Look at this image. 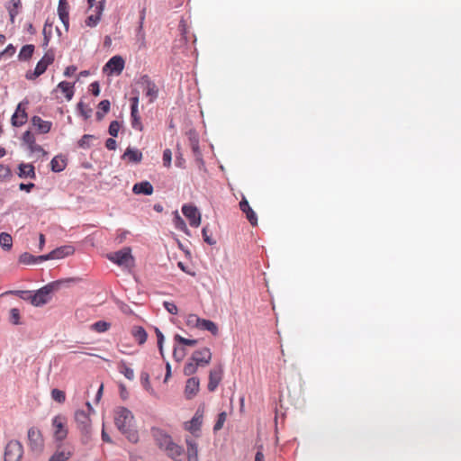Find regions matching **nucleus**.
I'll return each mask as SVG.
<instances>
[{
    "label": "nucleus",
    "instance_id": "obj_1",
    "mask_svg": "<svg viewBox=\"0 0 461 461\" xmlns=\"http://www.w3.org/2000/svg\"><path fill=\"white\" fill-rule=\"evenodd\" d=\"M133 414L127 408L120 407L115 411L114 423L117 429L126 436L129 441L136 443L139 440V435L133 429Z\"/></svg>",
    "mask_w": 461,
    "mask_h": 461
},
{
    "label": "nucleus",
    "instance_id": "obj_2",
    "mask_svg": "<svg viewBox=\"0 0 461 461\" xmlns=\"http://www.w3.org/2000/svg\"><path fill=\"white\" fill-rule=\"evenodd\" d=\"M61 281H54L37 290L33 294L23 297L29 300L35 307H41L48 303L51 300V294L58 291L60 287Z\"/></svg>",
    "mask_w": 461,
    "mask_h": 461
},
{
    "label": "nucleus",
    "instance_id": "obj_3",
    "mask_svg": "<svg viewBox=\"0 0 461 461\" xmlns=\"http://www.w3.org/2000/svg\"><path fill=\"white\" fill-rule=\"evenodd\" d=\"M107 258L114 264L126 268H130L134 265V258L131 255V250L128 247L108 254Z\"/></svg>",
    "mask_w": 461,
    "mask_h": 461
},
{
    "label": "nucleus",
    "instance_id": "obj_4",
    "mask_svg": "<svg viewBox=\"0 0 461 461\" xmlns=\"http://www.w3.org/2000/svg\"><path fill=\"white\" fill-rule=\"evenodd\" d=\"M55 55L52 50H48L41 60L38 61L33 71H27L25 77L28 80H34L45 73L48 67L54 62Z\"/></svg>",
    "mask_w": 461,
    "mask_h": 461
},
{
    "label": "nucleus",
    "instance_id": "obj_5",
    "mask_svg": "<svg viewBox=\"0 0 461 461\" xmlns=\"http://www.w3.org/2000/svg\"><path fill=\"white\" fill-rule=\"evenodd\" d=\"M23 454L22 444L18 440H11L5 450V461H20Z\"/></svg>",
    "mask_w": 461,
    "mask_h": 461
},
{
    "label": "nucleus",
    "instance_id": "obj_6",
    "mask_svg": "<svg viewBox=\"0 0 461 461\" xmlns=\"http://www.w3.org/2000/svg\"><path fill=\"white\" fill-rule=\"evenodd\" d=\"M53 435L56 440L62 441L67 438V420L62 415H57L52 419Z\"/></svg>",
    "mask_w": 461,
    "mask_h": 461
},
{
    "label": "nucleus",
    "instance_id": "obj_7",
    "mask_svg": "<svg viewBox=\"0 0 461 461\" xmlns=\"http://www.w3.org/2000/svg\"><path fill=\"white\" fill-rule=\"evenodd\" d=\"M125 67V61L122 57L116 55L112 57L104 66L103 72L107 75H120Z\"/></svg>",
    "mask_w": 461,
    "mask_h": 461
},
{
    "label": "nucleus",
    "instance_id": "obj_8",
    "mask_svg": "<svg viewBox=\"0 0 461 461\" xmlns=\"http://www.w3.org/2000/svg\"><path fill=\"white\" fill-rule=\"evenodd\" d=\"M139 83L143 87L145 95L149 98V103H153L158 95V88L157 85L147 75L142 76Z\"/></svg>",
    "mask_w": 461,
    "mask_h": 461
},
{
    "label": "nucleus",
    "instance_id": "obj_9",
    "mask_svg": "<svg viewBox=\"0 0 461 461\" xmlns=\"http://www.w3.org/2000/svg\"><path fill=\"white\" fill-rule=\"evenodd\" d=\"M75 249L72 246H62L50 251L47 255L39 256L40 261H46L50 259H60L72 255Z\"/></svg>",
    "mask_w": 461,
    "mask_h": 461
},
{
    "label": "nucleus",
    "instance_id": "obj_10",
    "mask_svg": "<svg viewBox=\"0 0 461 461\" xmlns=\"http://www.w3.org/2000/svg\"><path fill=\"white\" fill-rule=\"evenodd\" d=\"M29 446L32 451L40 452L43 448V438L40 429L32 427L28 430Z\"/></svg>",
    "mask_w": 461,
    "mask_h": 461
},
{
    "label": "nucleus",
    "instance_id": "obj_11",
    "mask_svg": "<svg viewBox=\"0 0 461 461\" xmlns=\"http://www.w3.org/2000/svg\"><path fill=\"white\" fill-rule=\"evenodd\" d=\"M182 212L188 219L192 227L197 228L201 224V213L194 205L184 204Z\"/></svg>",
    "mask_w": 461,
    "mask_h": 461
},
{
    "label": "nucleus",
    "instance_id": "obj_12",
    "mask_svg": "<svg viewBox=\"0 0 461 461\" xmlns=\"http://www.w3.org/2000/svg\"><path fill=\"white\" fill-rule=\"evenodd\" d=\"M74 454V447L69 444H60L49 461H68Z\"/></svg>",
    "mask_w": 461,
    "mask_h": 461
},
{
    "label": "nucleus",
    "instance_id": "obj_13",
    "mask_svg": "<svg viewBox=\"0 0 461 461\" xmlns=\"http://www.w3.org/2000/svg\"><path fill=\"white\" fill-rule=\"evenodd\" d=\"M28 102L20 103L16 108L15 113L12 116V124L15 127L23 125L27 122V108Z\"/></svg>",
    "mask_w": 461,
    "mask_h": 461
},
{
    "label": "nucleus",
    "instance_id": "obj_14",
    "mask_svg": "<svg viewBox=\"0 0 461 461\" xmlns=\"http://www.w3.org/2000/svg\"><path fill=\"white\" fill-rule=\"evenodd\" d=\"M191 358L197 363L200 366H206L212 359V352L208 348H203L195 350Z\"/></svg>",
    "mask_w": 461,
    "mask_h": 461
},
{
    "label": "nucleus",
    "instance_id": "obj_15",
    "mask_svg": "<svg viewBox=\"0 0 461 461\" xmlns=\"http://www.w3.org/2000/svg\"><path fill=\"white\" fill-rule=\"evenodd\" d=\"M75 420L81 432L84 434H88L91 425L88 413H86L85 411H77L75 413Z\"/></svg>",
    "mask_w": 461,
    "mask_h": 461
},
{
    "label": "nucleus",
    "instance_id": "obj_16",
    "mask_svg": "<svg viewBox=\"0 0 461 461\" xmlns=\"http://www.w3.org/2000/svg\"><path fill=\"white\" fill-rule=\"evenodd\" d=\"M240 209L245 213L247 220L252 226L258 225V216L254 210L250 207L248 200L245 196H242L241 201L240 202Z\"/></svg>",
    "mask_w": 461,
    "mask_h": 461
},
{
    "label": "nucleus",
    "instance_id": "obj_17",
    "mask_svg": "<svg viewBox=\"0 0 461 461\" xmlns=\"http://www.w3.org/2000/svg\"><path fill=\"white\" fill-rule=\"evenodd\" d=\"M223 369L221 366L215 367L210 371L208 390L210 392L215 391L220 382L222 379Z\"/></svg>",
    "mask_w": 461,
    "mask_h": 461
},
{
    "label": "nucleus",
    "instance_id": "obj_18",
    "mask_svg": "<svg viewBox=\"0 0 461 461\" xmlns=\"http://www.w3.org/2000/svg\"><path fill=\"white\" fill-rule=\"evenodd\" d=\"M199 380L196 377H191L186 381L185 393L188 399L193 398L199 391Z\"/></svg>",
    "mask_w": 461,
    "mask_h": 461
},
{
    "label": "nucleus",
    "instance_id": "obj_19",
    "mask_svg": "<svg viewBox=\"0 0 461 461\" xmlns=\"http://www.w3.org/2000/svg\"><path fill=\"white\" fill-rule=\"evenodd\" d=\"M153 436L160 448L165 449L172 442L171 438L160 429H153Z\"/></svg>",
    "mask_w": 461,
    "mask_h": 461
},
{
    "label": "nucleus",
    "instance_id": "obj_20",
    "mask_svg": "<svg viewBox=\"0 0 461 461\" xmlns=\"http://www.w3.org/2000/svg\"><path fill=\"white\" fill-rule=\"evenodd\" d=\"M18 169V176L21 178L34 179L36 177L34 167L32 164L21 163Z\"/></svg>",
    "mask_w": 461,
    "mask_h": 461
},
{
    "label": "nucleus",
    "instance_id": "obj_21",
    "mask_svg": "<svg viewBox=\"0 0 461 461\" xmlns=\"http://www.w3.org/2000/svg\"><path fill=\"white\" fill-rule=\"evenodd\" d=\"M203 415L196 412L190 421L185 423V429L192 433L200 429Z\"/></svg>",
    "mask_w": 461,
    "mask_h": 461
},
{
    "label": "nucleus",
    "instance_id": "obj_22",
    "mask_svg": "<svg viewBox=\"0 0 461 461\" xmlns=\"http://www.w3.org/2000/svg\"><path fill=\"white\" fill-rule=\"evenodd\" d=\"M167 456L176 461H180V457L183 456V448L175 444L173 441L165 448Z\"/></svg>",
    "mask_w": 461,
    "mask_h": 461
},
{
    "label": "nucleus",
    "instance_id": "obj_23",
    "mask_svg": "<svg viewBox=\"0 0 461 461\" xmlns=\"http://www.w3.org/2000/svg\"><path fill=\"white\" fill-rule=\"evenodd\" d=\"M132 191L134 194H143L146 195H150L153 193V186L148 181H143L140 183H137L133 185Z\"/></svg>",
    "mask_w": 461,
    "mask_h": 461
},
{
    "label": "nucleus",
    "instance_id": "obj_24",
    "mask_svg": "<svg viewBox=\"0 0 461 461\" xmlns=\"http://www.w3.org/2000/svg\"><path fill=\"white\" fill-rule=\"evenodd\" d=\"M32 122L41 133H47L51 129V122L49 121H44L39 116H33Z\"/></svg>",
    "mask_w": 461,
    "mask_h": 461
},
{
    "label": "nucleus",
    "instance_id": "obj_25",
    "mask_svg": "<svg viewBox=\"0 0 461 461\" xmlns=\"http://www.w3.org/2000/svg\"><path fill=\"white\" fill-rule=\"evenodd\" d=\"M123 159H128L130 162L140 163L142 159V153L136 149L128 148L122 155Z\"/></svg>",
    "mask_w": 461,
    "mask_h": 461
},
{
    "label": "nucleus",
    "instance_id": "obj_26",
    "mask_svg": "<svg viewBox=\"0 0 461 461\" xmlns=\"http://www.w3.org/2000/svg\"><path fill=\"white\" fill-rule=\"evenodd\" d=\"M197 329H199L201 330H208L214 336L218 335V333H219V329L215 322H213L210 320H205V319H202V318L198 324Z\"/></svg>",
    "mask_w": 461,
    "mask_h": 461
},
{
    "label": "nucleus",
    "instance_id": "obj_27",
    "mask_svg": "<svg viewBox=\"0 0 461 461\" xmlns=\"http://www.w3.org/2000/svg\"><path fill=\"white\" fill-rule=\"evenodd\" d=\"M57 89L60 90L65 95V97L68 101L72 100L75 93L74 84H71L67 81H62L59 83V85L57 86Z\"/></svg>",
    "mask_w": 461,
    "mask_h": 461
},
{
    "label": "nucleus",
    "instance_id": "obj_28",
    "mask_svg": "<svg viewBox=\"0 0 461 461\" xmlns=\"http://www.w3.org/2000/svg\"><path fill=\"white\" fill-rule=\"evenodd\" d=\"M104 10V4L102 2L99 3V5L96 6V14L89 15L86 20V24L89 27L95 26L100 21L101 14Z\"/></svg>",
    "mask_w": 461,
    "mask_h": 461
},
{
    "label": "nucleus",
    "instance_id": "obj_29",
    "mask_svg": "<svg viewBox=\"0 0 461 461\" xmlns=\"http://www.w3.org/2000/svg\"><path fill=\"white\" fill-rule=\"evenodd\" d=\"M189 146L192 149L194 155H198L199 151V138L195 131H189L187 132Z\"/></svg>",
    "mask_w": 461,
    "mask_h": 461
},
{
    "label": "nucleus",
    "instance_id": "obj_30",
    "mask_svg": "<svg viewBox=\"0 0 461 461\" xmlns=\"http://www.w3.org/2000/svg\"><path fill=\"white\" fill-rule=\"evenodd\" d=\"M173 223L176 230L185 232L187 235H190V231L186 227L185 221L179 215L178 212H174Z\"/></svg>",
    "mask_w": 461,
    "mask_h": 461
},
{
    "label": "nucleus",
    "instance_id": "obj_31",
    "mask_svg": "<svg viewBox=\"0 0 461 461\" xmlns=\"http://www.w3.org/2000/svg\"><path fill=\"white\" fill-rule=\"evenodd\" d=\"M131 334L140 345L144 344L148 338L146 330L140 326L133 327Z\"/></svg>",
    "mask_w": 461,
    "mask_h": 461
},
{
    "label": "nucleus",
    "instance_id": "obj_32",
    "mask_svg": "<svg viewBox=\"0 0 461 461\" xmlns=\"http://www.w3.org/2000/svg\"><path fill=\"white\" fill-rule=\"evenodd\" d=\"M58 14L66 31H68L69 26L68 5L58 6Z\"/></svg>",
    "mask_w": 461,
    "mask_h": 461
},
{
    "label": "nucleus",
    "instance_id": "obj_33",
    "mask_svg": "<svg viewBox=\"0 0 461 461\" xmlns=\"http://www.w3.org/2000/svg\"><path fill=\"white\" fill-rule=\"evenodd\" d=\"M188 458H198V446L194 438H186Z\"/></svg>",
    "mask_w": 461,
    "mask_h": 461
},
{
    "label": "nucleus",
    "instance_id": "obj_34",
    "mask_svg": "<svg viewBox=\"0 0 461 461\" xmlns=\"http://www.w3.org/2000/svg\"><path fill=\"white\" fill-rule=\"evenodd\" d=\"M131 127L133 129H135L139 131H143V125H142L138 109H136V112L133 110H131Z\"/></svg>",
    "mask_w": 461,
    "mask_h": 461
},
{
    "label": "nucleus",
    "instance_id": "obj_35",
    "mask_svg": "<svg viewBox=\"0 0 461 461\" xmlns=\"http://www.w3.org/2000/svg\"><path fill=\"white\" fill-rule=\"evenodd\" d=\"M66 160L59 156L54 157L50 161L51 170L54 172H61L66 167Z\"/></svg>",
    "mask_w": 461,
    "mask_h": 461
},
{
    "label": "nucleus",
    "instance_id": "obj_36",
    "mask_svg": "<svg viewBox=\"0 0 461 461\" xmlns=\"http://www.w3.org/2000/svg\"><path fill=\"white\" fill-rule=\"evenodd\" d=\"M34 52V46L32 44L24 45L18 55L20 60H29Z\"/></svg>",
    "mask_w": 461,
    "mask_h": 461
},
{
    "label": "nucleus",
    "instance_id": "obj_37",
    "mask_svg": "<svg viewBox=\"0 0 461 461\" xmlns=\"http://www.w3.org/2000/svg\"><path fill=\"white\" fill-rule=\"evenodd\" d=\"M119 372L122 373L127 379H134V371L127 366L126 362L122 360L118 363Z\"/></svg>",
    "mask_w": 461,
    "mask_h": 461
},
{
    "label": "nucleus",
    "instance_id": "obj_38",
    "mask_svg": "<svg viewBox=\"0 0 461 461\" xmlns=\"http://www.w3.org/2000/svg\"><path fill=\"white\" fill-rule=\"evenodd\" d=\"M10 6L8 7L11 22L13 23L15 16L19 14V9L22 7L21 0H11Z\"/></svg>",
    "mask_w": 461,
    "mask_h": 461
},
{
    "label": "nucleus",
    "instance_id": "obj_39",
    "mask_svg": "<svg viewBox=\"0 0 461 461\" xmlns=\"http://www.w3.org/2000/svg\"><path fill=\"white\" fill-rule=\"evenodd\" d=\"M111 104L109 100H103L98 104L99 111L96 112L97 120H102L104 115L110 111Z\"/></svg>",
    "mask_w": 461,
    "mask_h": 461
},
{
    "label": "nucleus",
    "instance_id": "obj_40",
    "mask_svg": "<svg viewBox=\"0 0 461 461\" xmlns=\"http://www.w3.org/2000/svg\"><path fill=\"white\" fill-rule=\"evenodd\" d=\"M111 328V323L107 322L105 321H98L91 325V330L98 332L103 333L107 331Z\"/></svg>",
    "mask_w": 461,
    "mask_h": 461
},
{
    "label": "nucleus",
    "instance_id": "obj_41",
    "mask_svg": "<svg viewBox=\"0 0 461 461\" xmlns=\"http://www.w3.org/2000/svg\"><path fill=\"white\" fill-rule=\"evenodd\" d=\"M0 245L5 250H9L13 246L12 236L6 232L0 234Z\"/></svg>",
    "mask_w": 461,
    "mask_h": 461
},
{
    "label": "nucleus",
    "instance_id": "obj_42",
    "mask_svg": "<svg viewBox=\"0 0 461 461\" xmlns=\"http://www.w3.org/2000/svg\"><path fill=\"white\" fill-rule=\"evenodd\" d=\"M200 366L197 363H195L192 358L184 366V375L186 376H190L196 373L197 367Z\"/></svg>",
    "mask_w": 461,
    "mask_h": 461
},
{
    "label": "nucleus",
    "instance_id": "obj_43",
    "mask_svg": "<svg viewBox=\"0 0 461 461\" xmlns=\"http://www.w3.org/2000/svg\"><path fill=\"white\" fill-rule=\"evenodd\" d=\"M77 110L79 114L86 120L91 117L93 112L92 109L82 101L77 104Z\"/></svg>",
    "mask_w": 461,
    "mask_h": 461
},
{
    "label": "nucleus",
    "instance_id": "obj_44",
    "mask_svg": "<svg viewBox=\"0 0 461 461\" xmlns=\"http://www.w3.org/2000/svg\"><path fill=\"white\" fill-rule=\"evenodd\" d=\"M95 137L91 134H85L78 140V147L81 149H89L91 147V140H95Z\"/></svg>",
    "mask_w": 461,
    "mask_h": 461
},
{
    "label": "nucleus",
    "instance_id": "obj_45",
    "mask_svg": "<svg viewBox=\"0 0 461 461\" xmlns=\"http://www.w3.org/2000/svg\"><path fill=\"white\" fill-rule=\"evenodd\" d=\"M19 261L21 263H23V264H26V265L41 262L40 258H39V256L35 257V256H32V255H31L29 253L22 254L20 256Z\"/></svg>",
    "mask_w": 461,
    "mask_h": 461
},
{
    "label": "nucleus",
    "instance_id": "obj_46",
    "mask_svg": "<svg viewBox=\"0 0 461 461\" xmlns=\"http://www.w3.org/2000/svg\"><path fill=\"white\" fill-rule=\"evenodd\" d=\"M140 383L142 386L147 390L149 393H153V388L151 387L150 381H149V375L147 372H142L140 374Z\"/></svg>",
    "mask_w": 461,
    "mask_h": 461
},
{
    "label": "nucleus",
    "instance_id": "obj_47",
    "mask_svg": "<svg viewBox=\"0 0 461 461\" xmlns=\"http://www.w3.org/2000/svg\"><path fill=\"white\" fill-rule=\"evenodd\" d=\"M51 398L59 403H63L66 401V393L59 389H53L51 391Z\"/></svg>",
    "mask_w": 461,
    "mask_h": 461
},
{
    "label": "nucleus",
    "instance_id": "obj_48",
    "mask_svg": "<svg viewBox=\"0 0 461 461\" xmlns=\"http://www.w3.org/2000/svg\"><path fill=\"white\" fill-rule=\"evenodd\" d=\"M202 235L204 242H206L207 244L214 245L216 243V240L212 237V232L210 231L208 226H204L203 228Z\"/></svg>",
    "mask_w": 461,
    "mask_h": 461
},
{
    "label": "nucleus",
    "instance_id": "obj_49",
    "mask_svg": "<svg viewBox=\"0 0 461 461\" xmlns=\"http://www.w3.org/2000/svg\"><path fill=\"white\" fill-rule=\"evenodd\" d=\"M226 419H227V413L225 411L219 413L218 419L213 426V430L218 431V430L221 429L226 421Z\"/></svg>",
    "mask_w": 461,
    "mask_h": 461
},
{
    "label": "nucleus",
    "instance_id": "obj_50",
    "mask_svg": "<svg viewBox=\"0 0 461 461\" xmlns=\"http://www.w3.org/2000/svg\"><path fill=\"white\" fill-rule=\"evenodd\" d=\"M186 355L185 348L175 347L173 349V357L176 362H181Z\"/></svg>",
    "mask_w": 461,
    "mask_h": 461
},
{
    "label": "nucleus",
    "instance_id": "obj_51",
    "mask_svg": "<svg viewBox=\"0 0 461 461\" xmlns=\"http://www.w3.org/2000/svg\"><path fill=\"white\" fill-rule=\"evenodd\" d=\"M16 48L13 44H9L3 51L0 52V59L13 57Z\"/></svg>",
    "mask_w": 461,
    "mask_h": 461
},
{
    "label": "nucleus",
    "instance_id": "obj_52",
    "mask_svg": "<svg viewBox=\"0 0 461 461\" xmlns=\"http://www.w3.org/2000/svg\"><path fill=\"white\" fill-rule=\"evenodd\" d=\"M174 339L182 345L189 346V347H194L197 344L196 339H185V338L180 336L179 334H176L175 336Z\"/></svg>",
    "mask_w": 461,
    "mask_h": 461
},
{
    "label": "nucleus",
    "instance_id": "obj_53",
    "mask_svg": "<svg viewBox=\"0 0 461 461\" xmlns=\"http://www.w3.org/2000/svg\"><path fill=\"white\" fill-rule=\"evenodd\" d=\"M12 176L11 170L7 166L0 164V181L9 179Z\"/></svg>",
    "mask_w": 461,
    "mask_h": 461
},
{
    "label": "nucleus",
    "instance_id": "obj_54",
    "mask_svg": "<svg viewBox=\"0 0 461 461\" xmlns=\"http://www.w3.org/2000/svg\"><path fill=\"white\" fill-rule=\"evenodd\" d=\"M155 333H156L157 339H158V347L159 352H160L162 357H164V352H163L164 335L162 334V332L159 330L158 328H155Z\"/></svg>",
    "mask_w": 461,
    "mask_h": 461
},
{
    "label": "nucleus",
    "instance_id": "obj_55",
    "mask_svg": "<svg viewBox=\"0 0 461 461\" xmlns=\"http://www.w3.org/2000/svg\"><path fill=\"white\" fill-rule=\"evenodd\" d=\"M121 125L118 121H113L109 125V134L113 137H117Z\"/></svg>",
    "mask_w": 461,
    "mask_h": 461
},
{
    "label": "nucleus",
    "instance_id": "obj_56",
    "mask_svg": "<svg viewBox=\"0 0 461 461\" xmlns=\"http://www.w3.org/2000/svg\"><path fill=\"white\" fill-rule=\"evenodd\" d=\"M163 165L166 167H170L172 160V152L169 149H166L163 152Z\"/></svg>",
    "mask_w": 461,
    "mask_h": 461
},
{
    "label": "nucleus",
    "instance_id": "obj_57",
    "mask_svg": "<svg viewBox=\"0 0 461 461\" xmlns=\"http://www.w3.org/2000/svg\"><path fill=\"white\" fill-rule=\"evenodd\" d=\"M10 321L15 325L20 323V312L18 309L13 308L10 310Z\"/></svg>",
    "mask_w": 461,
    "mask_h": 461
},
{
    "label": "nucleus",
    "instance_id": "obj_58",
    "mask_svg": "<svg viewBox=\"0 0 461 461\" xmlns=\"http://www.w3.org/2000/svg\"><path fill=\"white\" fill-rule=\"evenodd\" d=\"M23 140L28 145V147L31 145V144H33L34 145V141H35V138L33 136V134L27 131L23 133Z\"/></svg>",
    "mask_w": 461,
    "mask_h": 461
},
{
    "label": "nucleus",
    "instance_id": "obj_59",
    "mask_svg": "<svg viewBox=\"0 0 461 461\" xmlns=\"http://www.w3.org/2000/svg\"><path fill=\"white\" fill-rule=\"evenodd\" d=\"M164 307L171 314L176 315L178 312L177 306L174 303L164 302Z\"/></svg>",
    "mask_w": 461,
    "mask_h": 461
},
{
    "label": "nucleus",
    "instance_id": "obj_60",
    "mask_svg": "<svg viewBox=\"0 0 461 461\" xmlns=\"http://www.w3.org/2000/svg\"><path fill=\"white\" fill-rule=\"evenodd\" d=\"M200 321H201V318L198 317L196 314H190L187 317V324L193 325L196 328H198V324H199Z\"/></svg>",
    "mask_w": 461,
    "mask_h": 461
},
{
    "label": "nucleus",
    "instance_id": "obj_61",
    "mask_svg": "<svg viewBox=\"0 0 461 461\" xmlns=\"http://www.w3.org/2000/svg\"><path fill=\"white\" fill-rule=\"evenodd\" d=\"M89 87H90L89 89H90L91 93L94 95H95V96L99 95V94H100V86H99V84L97 82L91 83Z\"/></svg>",
    "mask_w": 461,
    "mask_h": 461
},
{
    "label": "nucleus",
    "instance_id": "obj_62",
    "mask_svg": "<svg viewBox=\"0 0 461 461\" xmlns=\"http://www.w3.org/2000/svg\"><path fill=\"white\" fill-rule=\"evenodd\" d=\"M105 147L109 150H114L116 149V147H117L116 140L114 139H112V138L106 140Z\"/></svg>",
    "mask_w": 461,
    "mask_h": 461
},
{
    "label": "nucleus",
    "instance_id": "obj_63",
    "mask_svg": "<svg viewBox=\"0 0 461 461\" xmlns=\"http://www.w3.org/2000/svg\"><path fill=\"white\" fill-rule=\"evenodd\" d=\"M29 149L32 152H36V153H44V149H42L41 146L38 145L35 141H34V145L33 144H31L29 146Z\"/></svg>",
    "mask_w": 461,
    "mask_h": 461
},
{
    "label": "nucleus",
    "instance_id": "obj_64",
    "mask_svg": "<svg viewBox=\"0 0 461 461\" xmlns=\"http://www.w3.org/2000/svg\"><path fill=\"white\" fill-rule=\"evenodd\" d=\"M262 446L258 447V450L257 451L255 456V461H265V456L262 452Z\"/></svg>",
    "mask_w": 461,
    "mask_h": 461
}]
</instances>
